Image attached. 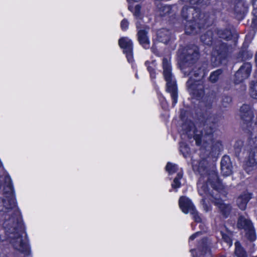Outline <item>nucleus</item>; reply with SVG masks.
<instances>
[{
	"mask_svg": "<svg viewBox=\"0 0 257 257\" xmlns=\"http://www.w3.org/2000/svg\"><path fill=\"white\" fill-rule=\"evenodd\" d=\"M250 93L252 98L257 99V83L251 87Z\"/></svg>",
	"mask_w": 257,
	"mask_h": 257,
	"instance_id": "35",
	"label": "nucleus"
},
{
	"mask_svg": "<svg viewBox=\"0 0 257 257\" xmlns=\"http://www.w3.org/2000/svg\"><path fill=\"white\" fill-rule=\"evenodd\" d=\"M202 247L198 249L199 255H204L205 254H210V249L208 246L206 239H203L202 240Z\"/></svg>",
	"mask_w": 257,
	"mask_h": 257,
	"instance_id": "25",
	"label": "nucleus"
},
{
	"mask_svg": "<svg viewBox=\"0 0 257 257\" xmlns=\"http://www.w3.org/2000/svg\"><path fill=\"white\" fill-rule=\"evenodd\" d=\"M118 44L123 52L133 50V42L127 37L121 38L118 41Z\"/></svg>",
	"mask_w": 257,
	"mask_h": 257,
	"instance_id": "20",
	"label": "nucleus"
},
{
	"mask_svg": "<svg viewBox=\"0 0 257 257\" xmlns=\"http://www.w3.org/2000/svg\"><path fill=\"white\" fill-rule=\"evenodd\" d=\"M206 162L201 161L198 166V171L200 175L197 184L199 194L203 196L201 201L202 207L206 212L210 210V206L206 203L209 200L217 206L220 212L225 217H227L230 213L231 207L229 204L224 203L221 199L214 197L212 190L220 192L224 189V186L219 180L217 173L214 169L209 170L204 166Z\"/></svg>",
	"mask_w": 257,
	"mask_h": 257,
	"instance_id": "1",
	"label": "nucleus"
},
{
	"mask_svg": "<svg viewBox=\"0 0 257 257\" xmlns=\"http://www.w3.org/2000/svg\"><path fill=\"white\" fill-rule=\"evenodd\" d=\"M235 254L237 257H247V253L239 242L235 243Z\"/></svg>",
	"mask_w": 257,
	"mask_h": 257,
	"instance_id": "24",
	"label": "nucleus"
},
{
	"mask_svg": "<svg viewBox=\"0 0 257 257\" xmlns=\"http://www.w3.org/2000/svg\"><path fill=\"white\" fill-rule=\"evenodd\" d=\"M213 36V31L208 30L201 36L200 40L205 45H210L212 44L213 41L214 40Z\"/></svg>",
	"mask_w": 257,
	"mask_h": 257,
	"instance_id": "22",
	"label": "nucleus"
},
{
	"mask_svg": "<svg viewBox=\"0 0 257 257\" xmlns=\"http://www.w3.org/2000/svg\"><path fill=\"white\" fill-rule=\"evenodd\" d=\"M234 15L238 20H242L248 12V5L244 0L239 1L234 8Z\"/></svg>",
	"mask_w": 257,
	"mask_h": 257,
	"instance_id": "14",
	"label": "nucleus"
},
{
	"mask_svg": "<svg viewBox=\"0 0 257 257\" xmlns=\"http://www.w3.org/2000/svg\"><path fill=\"white\" fill-rule=\"evenodd\" d=\"M126 55V58L129 63H132L133 61V50H130L127 51L123 52Z\"/></svg>",
	"mask_w": 257,
	"mask_h": 257,
	"instance_id": "37",
	"label": "nucleus"
},
{
	"mask_svg": "<svg viewBox=\"0 0 257 257\" xmlns=\"http://www.w3.org/2000/svg\"><path fill=\"white\" fill-rule=\"evenodd\" d=\"M242 146V142L241 141H237L234 145V149L236 154H238L240 151L241 147Z\"/></svg>",
	"mask_w": 257,
	"mask_h": 257,
	"instance_id": "39",
	"label": "nucleus"
},
{
	"mask_svg": "<svg viewBox=\"0 0 257 257\" xmlns=\"http://www.w3.org/2000/svg\"><path fill=\"white\" fill-rule=\"evenodd\" d=\"M157 35L158 40L164 44H167L171 39V32L166 29L159 30Z\"/></svg>",
	"mask_w": 257,
	"mask_h": 257,
	"instance_id": "18",
	"label": "nucleus"
},
{
	"mask_svg": "<svg viewBox=\"0 0 257 257\" xmlns=\"http://www.w3.org/2000/svg\"><path fill=\"white\" fill-rule=\"evenodd\" d=\"M179 205L182 212L185 214L194 213L193 211L195 209L191 200L185 196H182L180 198Z\"/></svg>",
	"mask_w": 257,
	"mask_h": 257,
	"instance_id": "15",
	"label": "nucleus"
},
{
	"mask_svg": "<svg viewBox=\"0 0 257 257\" xmlns=\"http://www.w3.org/2000/svg\"><path fill=\"white\" fill-rule=\"evenodd\" d=\"M220 166L221 173L223 176H228L231 174L232 166L228 156H224L222 157Z\"/></svg>",
	"mask_w": 257,
	"mask_h": 257,
	"instance_id": "16",
	"label": "nucleus"
},
{
	"mask_svg": "<svg viewBox=\"0 0 257 257\" xmlns=\"http://www.w3.org/2000/svg\"><path fill=\"white\" fill-rule=\"evenodd\" d=\"M250 136H251V138H252L254 137V138L256 139L255 142H257V137L256 136V135L255 134L254 131L253 132H251Z\"/></svg>",
	"mask_w": 257,
	"mask_h": 257,
	"instance_id": "43",
	"label": "nucleus"
},
{
	"mask_svg": "<svg viewBox=\"0 0 257 257\" xmlns=\"http://www.w3.org/2000/svg\"><path fill=\"white\" fill-rule=\"evenodd\" d=\"M180 151L185 158L190 153V149L185 143L183 142L180 144Z\"/></svg>",
	"mask_w": 257,
	"mask_h": 257,
	"instance_id": "31",
	"label": "nucleus"
},
{
	"mask_svg": "<svg viewBox=\"0 0 257 257\" xmlns=\"http://www.w3.org/2000/svg\"><path fill=\"white\" fill-rule=\"evenodd\" d=\"M216 33L219 38L224 40H228L232 37L231 31L228 29H217Z\"/></svg>",
	"mask_w": 257,
	"mask_h": 257,
	"instance_id": "23",
	"label": "nucleus"
},
{
	"mask_svg": "<svg viewBox=\"0 0 257 257\" xmlns=\"http://www.w3.org/2000/svg\"><path fill=\"white\" fill-rule=\"evenodd\" d=\"M163 75L166 81L167 91L171 94L173 101L172 105L175 106L177 103L178 93L176 81L172 73V67L170 60L164 58L163 59Z\"/></svg>",
	"mask_w": 257,
	"mask_h": 257,
	"instance_id": "7",
	"label": "nucleus"
},
{
	"mask_svg": "<svg viewBox=\"0 0 257 257\" xmlns=\"http://www.w3.org/2000/svg\"><path fill=\"white\" fill-rule=\"evenodd\" d=\"M193 169H195L194 165H193Z\"/></svg>",
	"mask_w": 257,
	"mask_h": 257,
	"instance_id": "46",
	"label": "nucleus"
},
{
	"mask_svg": "<svg viewBox=\"0 0 257 257\" xmlns=\"http://www.w3.org/2000/svg\"><path fill=\"white\" fill-rule=\"evenodd\" d=\"M252 1L255 2L256 0H252Z\"/></svg>",
	"mask_w": 257,
	"mask_h": 257,
	"instance_id": "47",
	"label": "nucleus"
},
{
	"mask_svg": "<svg viewBox=\"0 0 257 257\" xmlns=\"http://www.w3.org/2000/svg\"><path fill=\"white\" fill-rule=\"evenodd\" d=\"M166 170L168 172L169 174L171 175L175 173L178 170L177 166L176 164L171 163H168Z\"/></svg>",
	"mask_w": 257,
	"mask_h": 257,
	"instance_id": "32",
	"label": "nucleus"
},
{
	"mask_svg": "<svg viewBox=\"0 0 257 257\" xmlns=\"http://www.w3.org/2000/svg\"><path fill=\"white\" fill-rule=\"evenodd\" d=\"M128 25H129V23H128V21L126 19H124L123 20H122L121 21V22L120 23V27H121V29L123 31L126 30L128 29Z\"/></svg>",
	"mask_w": 257,
	"mask_h": 257,
	"instance_id": "38",
	"label": "nucleus"
},
{
	"mask_svg": "<svg viewBox=\"0 0 257 257\" xmlns=\"http://www.w3.org/2000/svg\"><path fill=\"white\" fill-rule=\"evenodd\" d=\"M201 234V232H196L195 233L192 234L189 238V240H194L197 235H199Z\"/></svg>",
	"mask_w": 257,
	"mask_h": 257,
	"instance_id": "42",
	"label": "nucleus"
},
{
	"mask_svg": "<svg viewBox=\"0 0 257 257\" xmlns=\"http://www.w3.org/2000/svg\"><path fill=\"white\" fill-rule=\"evenodd\" d=\"M1 178L2 183H4V197H0V211L6 212L5 214V221L8 216L11 218L19 217L20 216V213L16 205L10 177L5 175V177Z\"/></svg>",
	"mask_w": 257,
	"mask_h": 257,
	"instance_id": "4",
	"label": "nucleus"
},
{
	"mask_svg": "<svg viewBox=\"0 0 257 257\" xmlns=\"http://www.w3.org/2000/svg\"><path fill=\"white\" fill-rule=\"evenodd\" d=\"M146 65L147 66V69L149 72L150 73V76L152 78H155V64L154 62H152L151 63L147 61L145 63Z\"/></svg>",
	"mask_w": 257,
	"mask_h": 257,
	"instance_id": "29",
	"label": "nucleus"
},
{
	"mask_svg": "<svg viewBox=\"0 0 257 257\" xmlns=\"http://www.w3.org/2000/svg\"><path fill=\"white\" fill-rule=\"evenodd\" d=\"M0 257H8V256L6 255L3 254V255H1Z\"/></svg>",
	"mask_w": 257,
	"mask_h": 257,
	"instance_id": "45",
	"label": "nucleus"
},
{
	"mask_svg": "<svg viewBox=\"0 0 257 257\" xmlns=\"http://www.w3.org/2000/svg\"><path fill=\"white\" fill-rule=\"evenodd\" d=\"M140 0H127V1L129 2V3H131V2H139Z\"/></svg>",
	"mask_w": 257,
	"mask_h": 257,
	"instance_id": "44",
	"label": "nucleus"
},
{
	"mask_svg": "<svg viewBox=\"0 0 257 257\" xmlns=\"http://www.w3.org/2000/svg\"><path fill=\"white\" fill-rule=\"evenodd\" d=\"M193 212H194V213H190L191 214H192L194 220L197 222H201V218L200 216L198 214V213L196 210V209H194Z\"/></svg>",
	"mask_w": 257,
	"mask_h": 257,
	"instance_id": "36",
	"label": "nucleus"
},
{
	"mask_svg": "<svg viewBox=\"0 0 257 257\" xmlns=\"http://www.w3.org/2000/svg\"><path fill=\"white\" fill-rule=\"evenodd\" d=\"M222 239L224 240L225 242H226L227 243V244L229 246H230L232 245V240L227 235L225 234H222Z\"/></svg>",
	"mask_w": 257,
	"mask_h": 257,
	"instance_id": "40",
	"label": "nucleus"
},
{
	"mask_svg": "<svg viewBox=\"0 0 257 257\" xmlns=\"http://www.w3.org/2000/svg\"><path fill=\"white\" fill-rule=\"evenodd\" d=\"M215 46L213 54L216 56V58L218 59L219 62L226 57L227 52V46L226 43H223L220 41L215 42Z\"/></svg>",
	"mask_w": 257,
	"mask_h": 257,
	"instance_id": "13",
	"label": "nucleus"
},
{
	"mask_svg": "<svg viewBox=\"0 0 257 257\" xmlns=\"http://www.w3.org/2000/svg\"><path fill=\"white\" fill-rule=\"evenodd\" d=\"M246 231V237L250 241H254L256 239V234L254 228L253 226L248 229L245 230Z\"/></svg>",
	"mask_w": 257,
	"mask_h": 257,
	"instance_id": "26",
	"label": "nucleus"
},
{
	"mask_svg": "<svg viewBox=\"0 0 257 257\" xmlns=\"http://www.w3.org/2000/svg\"><path fill=\"white\" fill-rule=\"evenodd\" d=\"M192 71L187 69H184L183 73L186 76H189V79L186 83L188 92L193 96L197 98L202 97L204 94V85L202 78L204 76L205 72L204 68L200 66L195 67Z\"/></svg>",
	"mask_w": 257,
	"mask_h": 257,
	"instance_id": "5",
	"label": "nucleus"
},
{
	"mask_svg": "<svg viewBox=\"0 0 257 257\" xmlns=\"http://www.w3.org/2000/svg\"><path fill=\"white\" fill-rule=\"evenodd\" d=\"M250 198V194L248 193L245 192L240 195L236 200V203L239 208L241 210H244L247 202Z\"/></svg>",
	"mask_w": 257,
	"mask_h": 257,
	"instance_id": "19",
	"label": "nucleus"
},
{
	"mask_svg": "<svg viewBox=\"0 0 257 257\" xmlns=\"http://www.w3.org/2000/svg\"><path fill=\"white\" fill-rule=\"evenodd\" d=\"M179 53L180 59L184 65V67L182 69L183 71L185 68L189 71H192L194 68L196 70L195 67L198 65L205 69V67L201 64H197L194 65L199 58V51L197 46L187 47L184 49L182 52L179 50Z\"/></svg>",
	"mask_w": 257,
	"mask_h": 257,
	"instance_id": "8",
	"label": "nucleus"
},
{
	"mask_svg": "<svg viewBox=\"0 0 257 257\" xmlns=\"http://www.w3.org/2000/svg\"><path fill=\"white\" fill-rule=\"evenodd\" d=\"M251 70V65L249 63H244L236 72L234 76L235 83H239L248 78Z\"/></svg>",
	"mask_w": 257,
	"mask_h": 257,
	"instance_id": "10",
	"label": "nucleus"
},
{
	"mask_svg": "<svg viewBox=\"0 0 257 257\" xmlns=\"http://www.w3.org/2000/svg\"><path fill=\"white\" fill-rule=\"evenodd\" d=\"M240 117L244 123L250 122L254 118L253 107L252 105L243 104L240 108Z\"/></svg>",
	"mask_w": 257,
	"mask_h": 257,
	"instance_id": "12",
	"label": "nucleus"
},
{
	"mask_svg": "<svg viewBox=\"0 0 257 257\" xmlns=\"http://www.w3.org/2000/svg\"><path fill=\"white\" fill-rule=\"evenodd\" d=\"M257 164V147L251 148L248 152V160L244 166V170L249 174Z\"/></svg>",
	"mask_w": 257,
	"mask_h": 257,
	"instance_id": "11",
	"label": "nucleus"
},
{
	"mask_svg": "<svg viewBox=\"0 0 257 257\" xmlns=\"http://www.w3.org/2000/svg\"><path fill=\"white\" fill-rule=\"evenodd\" d=\"M5 235L0 233V240H8L13 248L25 255L31 252L27 236L23 230V224L21 216L11 218L8 216L3 223Z\"/></svg>",
	"mask_w": 257,
	"mask_h": 257,
	"instance_id": "2",
	"label": "nucleus"
},
{
	"mask_svg": "<svg viewBox=\"0 0 257 257\" xmlns=\"http://www.w3.org/2000/svg\"><path fill=\"white\" fill-rule=\"evenodd\" d=\"M252 226H253L252 223L249 219L242 216H239L237 222L238 228L246 230Z\"/></svg>",
	"mask_w": 257,
	"mask_h": 257,
	"instance_id": "21",
	"label": "nucleus"
},
{
	"mask_svg": "<svg viewBox=\"0 0 257 257\" xmlns=\"http://www.w3.org/2000/svg\"><path fill=\"white\" fill-rule=\"evenodd\" d=\"M183 174L182 172H179L177 176L174 179L173 182L172 184V187L174 189H177L181 186L180 180L182 178Z\"/></svg>",
	"mask_w": 257,
	"mask_h": 257,
	"instance_id": "27",
	"label": "nucleus"
},
{
	"mask_svg": "<svg viewBox=\"0 0 257 257\" xmlns=\"http://www.w3.org/2000/svg\"><path fill=\"white\" fill-rule=\"evenodd\" d=\"M136 27L138 30V37L140 44L145 48L150 47V41L147 36V33L144 29L145 27L142 24L141 20H139L136 23Z\"/></svg>",
	"mask_w": 257,
	"mask_h": 257,
	"instance_id": "9",
	"label": "nucleus"
},
{
	"mask_svg": "<svg viewBox=\"0 0 257 257\" xmlns=\"http://www.w3.org/2000/svg\"><path fill=\"white\" fill-rule=\"evenodd\" d=\"M178 11L177 6L174 5H165L161 6L158 8L157 13L161 17L165 16L166 15H172L175 14Z\"/></svg>",
	"mask_w": 257,
	"mask_h": 257,
	"instance_id": "17",
	"label": "nucleus"
},
{
	"mask_svg": "<svg viewBox=\"0 0 257 257\" xmlns=\"http://www.w3.org/2000/svg\"><path fill=\"white\" fill-rule=\"evenodd\" d=\"M141 8V7L139 5H136L134 8L131 6H128L129 10L133 13L134 15L136 17L139 18H140V16H141V13H140Z\"/></svg>",
	"mask_w": 257,
	"mask_h": 257,
	"instance_id": "33",
	"label": "nucleus"
},
{
	"mask_svg": "<svg viewBox=\"0 0 257 257\" xmlns=\"http://www.w3.org/2000/svg\"><path fill=\"white\" fill-rule=\"evenodd\" d=\"M209 1V0H181V1L184 2L185 4H189L192 5L196 4H206L208 3Z\"/></svg>",
	"mask_w": 257,
	"mask_h": 257,
	"instance_id": "34",
	"label": "nucleus"
},
{
	"mask_svg": "<svg viewBox=\"0 0 257 257\" xmlns=\"http://www.w3.org/2000/svg\"><path fill=\"white\" fill-rule=\"evenodd\" d=\"M217 124L215 122L210 123L207 121L203 124L202 128L198 131L194 123L190 120L186 121L182 125L184 133L189 138L193 137L197 145L199 146L202 142L211 144L212 149L215 151H219L222 149V144L217 140L216 131Z\"/></svg>",
	"mask_w": 257,
	"mask_h": 257,
	"instance_id": "3",
	"label": "nucleus"
},
{
	"mask_svg": "<svg viewBox=\"0 0 257 257\" xmlns=\"http://www.w3.org/2000/svg\"><path fill=\"white\" fill-rule=\"evenodd\" d=\"M222 73V70L218 69L213 72H212L210 75L209 79L211 82L214 83L217 81L219 76Z\"/></svg>",
	"mask_w": 257,
	"mask_h": 257,
	"instance_id": "30",
	"label": "nucleus"
},
{
	"mask_svg": "<svg viewBox=\"0 0 257 257\" xmlns=\"http://www.w3.org/2000/svg\"><path fill=\"white\" fill-rule=\"evenodd\" d=\"M253 8L251 13L253 16L251 27L253 29H257V7H255V5L253 4Z\"/></svg>",
	"mask_w": 257,
	"mask_h": 257,
	"instance_id": "28",
	"label": "nucleus"
},
{
	"mask_svg": "<svg viewBox=\"0 0 257 257\" xmlns=\"http://www.w3.org/2000/svg\"><path fill=\"white\" fill-rule=\"evenodd\" d=\"M200 14L198 9L195 7H184L181 16L185 22V33L187 34H195L203 24L199 18Z\"/></svg>",
	"mask_w": 257,
	"mask_h": 257,
	"instance_id": "6",
	"label": "nucleus"
},
{
	"mask_svg": "<svg viewBox=\"0 0 257 257\" xmlns=\"http://www.w3.org/2000/svg\"><path fill=\"white\" fill-rule=\"evenodd\" d=\"M231 102V98L228 96H225L223 99V105L224 106H226V104H224V103L225 102L226 104H228Z\"/></svg>",
	"mask_w": 257,
	"mask_h": 257,
	"instance_id": "41",
	"label": "nucleus"
}]
</instances>
